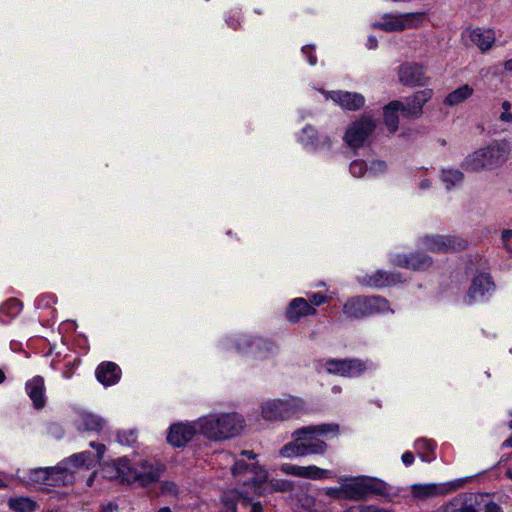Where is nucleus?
Wrapping results in <instances>:
<instances>
[{
  "label": "nucleus",
  "mask_w": 512,
  "mask_h": 512,
  "mask_svg": "<svg viewBox=\"0 0 512 512\" xmlns=\"http://www.w3.org/2000/svg\"><path fill=\"white\" fill-rule=\"evenodd\" d=\"M387 171V165L382 160H372L368 165V177H378Z\"/></svg>",
  "instance_id": "nucleus-43"
},
{
  "label": "nucleus",
  "mask_w": 512,
  "mask_h": 512,
  "mask_svg": "<svg viewBox=\"0 0 512 512\" xmlns=\"http://www.w3.org/2000/svg\"><path fill=\"white\" fill-rule=\"evenodd\" d=\"M349 170L354 177L368 176V164L363 160L352 161Z\"/></svg>",
  "instance_id": "nucleus-42"
},
{
  "label": "nucleus",
  "mask_w": 512,
  "mask_h": 512,
  "mask_svg": "<svg viewBox=\"0 0 512 512\" xmlns=\"http://www.w3.org/2000/svg\"><path fill=\"white\" fill-rule=\"evenodd\" d=\"M297 142L309 152L330 150L335 139L326 134H320L313 126L306 125L297 135Z\"/></svg>",
  "instance_id": "nucleus-13"
},
{
  "label": "nucleus",
  "mask_w": 512,
  "mask_h": 512,
  "mask_svg": "<svg viewBox=\"0 0 512 512\" xmlns=\"http://www.w3.org/2000/svg\"><path fill=\"white\" fill-rule=\"evenodd\" d=\"M97 380L105 387L115 385L121 378V369L114 362H102L95 371Z\"/></svg>",
  "instance_id": "nucleus-29"
},
{
  "label": "nucleus",
  "mask_w": 512,
  "mask_h": 512,
  "mask_svg": "<svg viewBox=\"0 0 512 512\" xmlns=\"http://www.w3.org/2000/svg\"><path fill=\"white\" fill-rule=\"evenodd\" d=\"M290 505L294 512H326L321 501L304 492L291 497Z\"/></svg>",
  "instance_id": "nucleus-26"
},
{
  "label": "nucleus",
  "mask_w": 512,
  "mask_h": 512,
  "mask_svg": "<svg viewBox=\"0 0 512 512\" xmlns=\"http://www.w3.org/2000/svg\"><path fill=\"white\" fill-rule=\"evenodd\" d=\"M331 390L333 394H339L342 391L341 387L338 385L333 386Z\"/></svg>",
  "instance_id": "nucleus-60"
},
{
  "label": "nucleus",
  "mask_w": 512,
  "mask_h": 512,
  "mask_svg": "<svg viewBox=\"0 0 512 512\" xmlns=\"http://www.w3.org/2000/svg\"><path fill=\"white\" fill-rule=\"evenodd\" d=\"M432 186V180L429 179V178H423L420 182H419V188L421 190H427L429 189L430 187Z\"/></svg>",
  "instance_id": "nucleus-54"
},
{
  "label": "nucleus",
  "mask_w": 512,
  "mask_h": 512,
  "mask_svg": "<svg viewBox=\"0 0 512 512\" xmlns=\"http://www.w3.org/2000/svg\"><path fill=\"white\" fill-rule=\"evenodd\" d=\"M344 377H358L368 370L375 368L373 362L358 358L345 359Z\"/></svg>",
  "instance_id": "nucleus-33"
},
{
  "label": "nucleus",
  "mask_w": 512,
  "mask_h": 512,
  "mask_svg": "<svg viewBox=\"0 0 512 512\" xmlns=\"http://www.w3.org/2000/svg\"><path fill=\"white\" fill-rule=\"evenodd\" d=\"M377 120L370 114H363L353 120L346 128L343 141L352 149L363 147L373 134Z\"/></svg>",
  "instance_id": "nucleus-10"
},
{
  "label": "nucleus",
  "mask_w": 512,
  "mask_h": 512,
  "mask_svg": "<svg viewBox=\"0 0 512 512\" xmlns=\"http://www.w3.org/2000/svg\"><path fill=\"white\" fill-rule=\"evenodd\" d=\"M116 508L112 503H109L107 506L103 507V512H113Z\"/></svg>",
  "instance_id": "nucleus-58"
},
{
  "label": "nucleus",
  "mask_w": 512,
  "mask_h": 512,
  "mask_svg": "<svg viewBox=\"0 0 512 512\" xmlns=\"http://www.w3.org/2000/svg\"><path fill=\"white\" fill-rule=\"evenodd\" d=\"M339 433V425L335 423H322L309 425L296 430L305 456L323 455L328 446L325 439L334 437Z\"/></svg>",
  "instance_id": "nucleus-6"
},
{
  "label": "nucleus",
  "mask_w": 512,
  "mask_h": 512,
  "mask_svg": "<svg viewBox=\"0 0 512 512\" xmlns=\"http://www.w3.org/2000/svg\"><path fill=\"white\" fill-rule=\"evenodd\" d=\"M317 313L306 298L297 297L292 299L286 309V318L291 323H297L301 318L306 316H313Z\"/></svg>",
  "instance_id": "nucleus-24"
},
{
  "label": "nucleus",
  "mask_w": 512,
  "mask_h": 512,
  "mask_svg": "<svg viewBox=\"0 0 512 512\" xmlns=\"http://www.w3.org/2000/svg\"><path fill=\"white\" fill-rule=\"evenodd\" d=\"M502 112L499 116V119L502 122H512V103L509 101H504L501 105Z\"/></svg>",
  "instance_id": "nucleus-47"
},
{
  "label": "nucleus",
  "mask_w": 512,
  "mask_h": 512,
  "mask_svg": "<svg viewBox=\"0 0 512 512\" xmlns=\"http://www.w3.org/2000/svg\"><path fill=\"white\" fill-rule=\"evenodd\" d=\"M432 95L433 91L428 88L415 92L404 103V117L416 118L420 116L422 107L431 99Z\"/></svg>",
  "instance_id": "nucleus-25"
},
{
  "label": "nucleus",
  "mask_w": 512,
  "mask_h": 512,
  "mask_svg": "<svg viewBox=\"0 0 512 512\" xmlns=\"http://www.w3.org/2000/svg\"><path fill=\"white\" fill-rule=\"evenodd\" d=\"M54 302V297L51 295H42L36 299V306L38 308L48 307Z\"/></svg>",
  "instance_id": "nucleus-50"
},
{
  "label": "nucleus",
  "mask_w": 512,
  "mask_h": 512,
  "mask_svg": "<svg viewBox=\"0 0 512 512\" xmlns=\"http://www.w3.org/2000/svg\"><path fill=\"white\" fill-rule=\"evenodd\" d=\"M199 434L213 441L237 436L244 427L243 417L236 412L211 413L197 419Z\"/></svg>",
  "instance_id": "nucleus-4"
},
{
  "label": "nucleus",
  "mask_w": 512,
  "mask_h": 512,
  "mask_svg": "<svg viewBox=\"0 0 512 512\" xmlns=\"http://www.w3.org/2000/svg\"><path fill=\"white\" fill-rule=\"evenodd\" d=\"M484 512H502V509L499 505L495 503H488L485 507Z\"/></svg>",
  "instance_id": "nucleus-53"
},
{
  "label": "nucleus",
  "mask_w": 512,
  "mask_h": 512,
  "mask_svg": "<svg viewBox=\"0 0 512 512\" xmlns=\"http://www.w3.org/2000/svg\"><path fill=\"white\" fill-rule=\"evenodd\" d=\"M510 152L511 146L507 140H494L468 154L461 166L472 172L497 169L508 160Z\"/></svg>",
  "instance_id": "nucleus-5"
},
{
  "label": "nucleus",
  "mask_w": 512,
  "mask_h": 512,
  "mask_svg": "<svg viewBox=\"0 0 512 512\" xmlns=\"http://www.w3.org/2000/svg\"><path fill=\"white\" fill-rule=\"evenodd\" d=\"M357 279L362 285L376 288L390 286L402 281L399 274L388 273L383 270H378L372 275L358 276Z\"/></svg>",
  "instance_id": "nucleus-27"
},
{
  "label": "nucleus",
  "mask_w": 512,
  "mask_h": 512,
  "mask_svg": "<svg viewBox=\"0 0 512 512\" xmlns=\"http://www.w3.org/2000/svg\"><path fill=\"white\" fill-rule=\"evenodd\" d=\"M399 80L404 85L417 86L426 83L425 69L416 63H405L399 67Z\"/></svg>",
  "instance_id": "nucleus-23"
},
{
  "label": "nucleus",
  "mask_w": 512,
  "mask_h": 512,
  "mask_svg": "<svg viewBox=\"0 0 512 512\" xmlns=\"http://www.w3.org/2000/svg\"><path fill=\"white\" fill-rule=\"evenodd\" d=\"M161 492L166 495H177L178 486L171 481H165L161 484Z\"/></svg>",
  "instance_id": "nucleus-48"
},
{
  "label": "nucleus",
  "mask_w": 512,
  "mask_h": 512,
  "mask_svg": "<svg viewBox=\"0 0 512 512\" xmlns=\"http://www.w3.org/2000/svg\"><path fill=\"white\" fill-rule=\"evenodd\" d=\"M341 480L345 499L347 500H359L371 494L382 495L388 490L384 481L374 477H345Z\"/></svg>",
  "instance_id": "nucleus-9"
},
{
  "label": "nucleus",
  "mask_w": 512,
  "mask_h": 512,
  "mask_svg": "<svg viewBox=\"0 0 512 512\" xmlns=\"http://www.w3.org/2000/svg\"><path fill=\"white\" fill-rule=\"evenodd\" d=\"M413 447L423 462L431 463L436 459L437 444L434 440L425 437L418 438L415 440Z\"/></svg>",
  "instance_id": "nucleus-32"
},
{
  "label": "nucleus",
  "mask_w": 512,
  "mask_h": 512,
  "mask_svg": "<svg viewBox=\"0 0 512 512\" xmlns=\"http://www.w3.org/2000/svg\"><path fill=\"white\" fill-rule=\"evenodd\" d=\"M257 455L252 451H242L234 456L229 452H221V463L231 465V474L238 485L248 487L253 483V489L258 495H265L273 491H288L292 489V483L287 480H275L268 478V471L256 461Z\"/></svg>",
  "instance_id": "nucleus-2"
},
{
  "label": "nucleus",
  "mask_w": 512,
  "mask_h": 512,
  "mask_svg": "<svg viewBox=\"0 0 512 512\" xmlns=\"http://www.w3.org/2000/svg\"><path fill=\"white\" fill-rule=\"evenodd\" d=\"M345 359H328L324 362L323 367L329 374L344 377Z\"/></svg>",
  "instance_id": "nucleus-40"
},
{
  "label": "nucleus",
  "mask_w": 512,
  "mask_h": 512,
  "mask_svg": "<svg viewBox=\"0 0 512 512\" xmlns=\"http://www.w3.org/2000/svg\"><path fill=\"white\" fill-rule=\"evenodd\" d=\"M314 50V46L311 45L304 46L301 50L302 54L307 58L310 65H315L317 62V58L314 55Z\"/></svg>",
  "instance_id": "nucleus-49"
},
{
  "label": "nucleus",
  "mask_w": 512,
  "mask_h": 512,
  "mask_svg": "<svg viewBox=\"0 0 512 512\" xmlns=\"http://www.w3.org/2000/svg\"><path fill=\"white\" fill-rule=\"evenodd\" d=\"M495 291V284L487 273H480L472 280L465 301L468 304L480 302L490 297Z\"/></svg>",
  "instance_id": "nucleus-19"
},
{
  "label": "nucleus",
  "mask_w": 512,
  "mask_h": 512,
  "mask_svg": "<svg viewBox=\"0 0 512 512\" xmlns=\"http://www.w3.org/2000/svg\"><path fill=\"white\" fill-rule=\"evenodd\" d=\"M320 92L325 96V99L331 100L344 110L357 111L365 104V97L357 92L343 90H320Z\"/></svg>",
  "instance_id": "nucleus-17"
},
{
  "label": "nucleus",
  "mask_w": 512,
  "mask_h": 512,
  "mask_svg": "<svg viewBox=\"0 0 512 512\" xmlns=\"http://www.w3.org/2000/svg\"><path fill=\"white\" fill-rule=\"evenodd\" d=\"M95 473H93L87 480V485L91 486L94 482Z\"/></svg>",
  "instance_id": "nucleus-61"
},
{
  "label": "nucleus",
  "mask_w": 512,
  "mask_h": 512,
  "mask_svg": "<svg viewBox=\"0 0 512 512\" xmlns=\"http://www.w3.org/2000/svg\"><path fill=\"white\" fill-rule=\"evenodd\" d=\"M305 403L301 398L285 396L279 399H269L261 404V417L268 422L285 421L302 412Z\"/></svg>",
  "instance_id": "nucleus-7"
},
{
  "label": "nucleus",
  "mask_w": 512,
  "mask_h": 512,
  "mask_svg": "<svg viewBox=\"0 0 512 512\" xmlns=\"http://www.w3.org/2000/svg\"><path fill=\"white\" fill-rule=\"evenodd\" d=\"M158 512H172L171 509L169 507H162L159 509Z\"/></svg>",
  "instance_id": "nucleus-64"
},
{
  "label": "nucleus",
  "mask_w": 512,
  "mask_h": 512,
  "mask_svg": "<svg viewBox=\"0 0 512 512\" xmlns=\"http://www.w3.org/2000/svg\"><path fill=\"white\" fill-rule=\"evenodd\" d=\"M389 260L393 265L410 270H426L432 265V258L423 253H391Z\"/></svg>",
  "instance_id": "nucleus-21"
},
{
  "label": "nucleus",
  "mask_w": 512,
  "mask_h": 512,
  "mask_svg": "<svg viewBox=\"0 0 512 512\" xmlns=\"http://www.w3.org/2000/svg\"><path fill=\"white\" fill-rule=\"evenodd\" d=\"M324 493L334 499H345V494L343 491V483L340 479V486L339 487H329L324 490Z\"/></svg>",
  "instance_id": "nucleus-46"
},
{
  "label": "nucleus",
  "mask_w": 512,
  "mask_h": 512,
  "mask_svg": "<svg viewBox=\"0 0 512 512\" xmlns=\"http://www.w3.org/2000/svg\"><path fill=\"white\" fill-rule=\"evenodd\" d=\"M90 446L95 449V454L84 451L71 455L56 466L30 470L27 483L38 489L72 484L80 470H90L96 467L106 452L104 444L91 442Z\"/></svg>",
  "instance_id": "nucleus-1"
},
{
  "label": "nucleus",
  "mask_w": 512,
  "mask_h": 512,
  "mask_svg": "<svg viewBox=\"0 0 512 512\" xmlns=\"http://www.w3.org/2000/svg\"><path fill=\"white\" fill-rule=\"evenodd\" d=\"M503 68L507 72H512V57L504 61Z\"/></svg>",
  "instance_id": "nucleus-55"
},
{
  "label": "nucleus",
  "mask_w": 512,
  "mask_h": 512,
  "mask_svg": "<svg viewBox=\"0 0 512 512\" xmlns=\"http://www.w3.org/2000/svg\"><path fill=\"white\" fill-rule=\"evenodd\" d=\"M463 40L475 45L481 52L489 51L496 42V32L492 28L477 27L462 33Z\"/></svg>",
  "instance_id": "nucleus-20"
},
{
  "label": "nucleus",
  "mask_w": 512,
  "mask_h": 512,
  "mask_svg": "<svg viewBox=\"0 0 512 512\" xmlns=\"http://www.w3.org/2000/svg\"><path fill=\"white\" fill-rule=\"evenodd\" d=\"M26 392L33 402L35 408L44 407L46 403L44 380L40 376H36L26 383Z\"/></svg>",
  "instance_id": "nucleus-30"
},
{
  "label": "nucleus",
  "mask_w": 512,
  "mask_h": 512,
  "mask_svg": "<svg viewBox=\"0 0 512 512\" xmlns=\"http://www.w3.org/2000/svg\"><path fill=\"white\" fill-rule=\"evenodd\" d=\"M503 248L512 256V230L506 229L501 233Z\"/></svg>",
  "instance_id": "nucleus-45"
},
{
  "label": "nucleus",
  "mask_w": 512,
  "mask_h": 512,
  "mask_svg": "<svg viewBox=\"0 0 512 512\" xmlns=\"http://www.w3.org/2000/svg\"><path fill=\"white\" fill-rule=\"evenodd\" d=\"M237 18L233 19L232 21H230L229 19L226 20L227 24L232 27L233 29H237L238 26H239V19H238V14L236 15Z\"/></svg>",
  "instance_id": "nucleus-56"
},
{
  "label": "nucleus",
  "mask_w": 512,
  "mask_h": 512,
  "mask_svg": "<svg viewBox=\"0 0 512 512\" xmlns=\"http://www.w3.org/2000/svg\"><path fill=\"white\" fill-rule=\"evenodd\" d=\"M74 425L79 431L99 433L106 427L107 420L93 412L79 410L76 412Z\"/></svg>",
  "instance_id": "nucleus-22"
},
{
  "label": "nucleus",
  "mask_w": 512,
  "mask_h": 512,
  "mask_svg": "<svg viewBox=\"0 0 512 512\" xmlns=\"http://www.w3.org/2000/svg\"><path fill=\"white\" fill-rule=\"evenodd\" d=\"M245 488V495H242V506L249 507L250 512H263V507L260 501H257L256 498L260 497L255 493L253 489V483L250 482V485Z\"/></svg>",
  "instance_id": "nucleus-38"
},
{
  "label": "nucleus",
  "mask_w": 512,
  "mask_h": 512,
  "mask_svg": "<svg viewBox=\"0 0 512 512\" xmlns=\"http://www.w3.org/2000/svg\"><path fill=\"white\" fill-rule=\"evenodd\" d=\"M460 512H477V511L471 506H465L460 510Z\"/></svg>",
  "instance_id": "nucleus-59"
},
{
  "label": "nucleus",
  "mask_w": 512,
  "mask_h": 512,
  "mask_svg": "<svg viewBox=\"0 0 512 512\" xmlns=\"http://www.w3.org/2000/svg\"><path fill=\"white\" fill-rule=\"evenodd\" d=\"M453 488V485L450 483L415 484L411 486V492L415 498L427 499L430 497L447 494L452 491Z\"/></svg>",
  "instance_id": "nucleus-28"
},
{
  "label": "nucleus",
  "mask_w": 512,
  "mask_h": 512,
  "mask_svg": "<svg viewBox=\"0 0 512 512\" xmlns=\"http://www.w3.org/2000/svg\"><path fill=\"white\" fill-rule=\"evenodd\" d=\"M5 378V373L0 369V384L4 382Z\"/></svg>",
  "instance_id": "nucleus-63"
},
{
  "label": "nucleus",
  "mask_w": 512,
  "mask_h": 512,
  "mask_svg": "<svg viewBox=\"0 0 512 512\" xmlns=\"http://www.w3.org/2000/svg\"><path fill=\"white\" fill-rule=\"evenodd\" d=\"M163 470L164 467L158 460L124 456L107 464L104 474L107 478L121 483H137L145 487L157 482Z\"/></svg>",
  "instance_id": "nucleus-3"
},
{
  "label": "nucleus",
  "mask_w": 512,
  "mask_h": 512,
  "mask_svg": "<svg viewBox=\"0 0 512 512\" xmlns=\"http://www.w3.org/2000/svg\"><path fill=\"white\" fill-rule=\"evenodd\" d=\"M303 451L300 440L296 437V431H294L292 433V441L285 444L279 450V454L283 458L292 459L305 456Z\"/></svg>",
  "instance_id": "nucleus-37"
},
{
  "label": "nucleus",
  "mask_w": 512,
  "mask_h": 512,
  "mask_svg": "<svg viewBox=\"0 0 512 512\" xmlns=\"http://www.w3.org/2000/svg\"><path fill=\"white\" fill-rule=\"evenodd\" d=\"M426 21L425 12H412L404 14H385L373 24L374 27L387 32H397L406 29H414L423 25Z\"/></svg>",
  "instance_id": "nucleus-11"
},
{
  "label": "nucleus",
  "mask_w": 512,
  "mask_h": 512,
  "mask_svg": "<svg viewBox=\"0 0 512 512\" xmlns=\"http://www.w3.org/2000/svg\"><path fill=\"white\" fill-rule=\"evenodd\" d=\"M220 454L221 452L216 455V462L222 470H228L223 471L221 476L225 477L226 474H229L231 478V484L235 485L236 487L234 489L223 492L220 498L219 512H237L238 504H242V495H245V488L243 485H238L235 482V479L231 474V465H226L224 462L221 463L219 458Z\"/></svg>",
  "instance_id": "nucleus-14"
},
{
  "label": "nucleus",
  "mask_w": 512,
  "mask_h": 512,
  "mask_svg": "<svg viewBox=\"0 0 512 512\" xmlns=\"http://www.w3.org/2000/svg\"><path fill=\"white\" fill-rule=\"evenodd\" d=\"M474 93V89L464 84L455 90L451 91L444 99V105L446 106H457L462 104L464 101L469 99Z\"/></svg>",
  "instance_id": "nucleus-34"
},
{
  "label": "nucleus",
  "mask_w": 512,
  "mask_h": 512,
  "mask_svg": "<svg viewBox=\"0 0 512 512\" xmlns=\"http://www.w3.org/2000/svg\"><path fill=\"white\" fill-rule=\"evenodd\" d=\"M306 299L313 307H317L324 303L329 302L332 299V296H327L326 294H324L322 292H310V293H307Z\"/></svg>",
  "instance_id": "nucleus-44"
},
{
  "label": "nucleus",
  "mask_w": 512,
  "mask_h": 512,
  "mask_svg": "<svg viewBox=\"0 0 512 512\" xmlns=\"http://www.w3.org/2000/svg\"><path fill=\"white\" fill-rule=\"evenodd\" d=\"M137 440V431L135 429L119 430L117 432V442L121 445L131 446Z\"/></svg>",
  "instance_id": "nucleus-41"
},
{
  "label": "nucleus",
  "mask_w": 512,
  "mask_h": 512,
  "mask_svg": "<svg viewBox=\"0 0 512 512\" xmlns=\"http://www.w3.org/2000/svg\"><path fill=\"white\" fill-rule=\"evenodd\" d=\"M391 311L388 301L379 296L352 297L343 305V313L347 318L351 319H361Z\"/></svg>",
  "instance_id": "nucleus-8"
},
{
  "label": "nucleus",
  "mask_w": 512,
  "mask_h": 512,
  "mask_svg": "<svg viewBox=\"0 0 512 512\" xmlns=\"http://www.w3.org/2000/svg\"><path fill=\"white\" fill-rule=\"evenodd\" d=\"M440 180L444 184L446 190L458 187L464 180V174L456 168H445L441 170Z\"/></svg>",
  "instance_id": "nucleus-36"
},
{
  "label": "nucleus",
  "mask_w": 512,
  "mask_h": 512,
  "mask_svg": "<svg viewBox=\"0 0 512 512\" xmlns=\"http://www.w3.org/2000/svg\"><path fill=\"white\" fill-rule=\"evenodd\" d=\"M399 113L404 116V103L397 100L391 101L383 108L384 123L391 133L398 129Z\"/></svg>",
  "instance_id": "nucleus-31"
},
{
  "label": "nucleus",
  "mask_w": 512,
  "mask_h": 512,
  "mask_svg": "<svg viewBox=\"0 0 512 512\" xmlns=\"http://www.w3.org/2000/svg\"><path fill=\"white\" fill-rule=\"evenodd\" d=\"M197 433L199 434L197 420L174 423L168 429L167 442L174 447H182Z\"/></svg>",
  "instance_id": "nucleus-16"
},
{
  "label": "nucleus",
  "mask_w": 512,
  "mask_h": 512,
  "mask_svg": "<svg viewBox=\"0 0 512 512\" xmlns=\"http://www.w3.org/2000/svg\"><path fill=\"white\" fill-rule=\"evenodd\" d=\"M367 46L369 49L377 47V39L375 37H369Z\"/></svg>",
  "instance_id": "nucleus-57"
},
{
  "label": "nucleus",
  "mask_w": 512,
  "mask_h": 512,
  "mask_svg": "<svg viewBox=\"0 0 512 512\" xmlns=\"http://www.w3.org/2000/svg\"><path fill=\"white\" fill-rule=\"evenodd\" d=\"M504 446H507V447H512V436L507 439L504 443H503Z\"/></svg>",
  "instance_id": "nucleus-62"
},
{
  "label": "nucleus",
  "mask_w": 512,
  "mask_h": 512,
  "mask_svg": "<svg viewBox=\"0 0 512 512\" xmlns=\"http://www.w3.org/2000/svg\"><path fill=\"white\" fill-rule=\"evenodd\" d=\"M21 311L22 303L18 299H8L0 306V322L3 324L10 322L18 316Z\"/></svg>",
  "instance_id": "nucleus-35"
},
{
  "label": "nucleus",
  "mask_w": 512,
  "mask_h": 512,
  "mask_svg": "<svg viewBox=\"0 0 512 512\" xmlns=\"http://www.w3.org/2000/svg\"><path fill=\"white\" fill-rule=\"evenodd\" d=\"M268 344L265 339L249 334H235L227 336L220 341L223 349H235L238 352H256Z\"/></svg>",
  "instance_id": "nucleus-15"
},
{
  "label": "nucleus",
  "mask_w": 512,
  "mask_h": 512,
  "mask_svg": "<svg viewBox=\"0 0 512 512\" xmlns=\"http://www.w3.org/2000/svg\"><path fill=\"white\" fill-rule=\"evenodd\" d=\"M357 512H393L392 510L380 508L375 505L360 506Z\"/></svg>",
  "instance_id": "nucleus-51"
},
{
  "label": "nucleus",
  "mask_w": 512,
  "mask_h": 512,
  "mask_svg": "<svg viewBox=\"0 0 512 512\" xmlns=\"http://www.w3.org/2000/svg\"><path fill=\"white\" fill-rule=\"evenodd\" d=\"M8 505L15 512H34L36 509V502L28 497L11 498Z\"/></svg>",
  "instance_id": "nucleus-39"
},
{
  "label": "nucleus",
  "mask_w": 512,
  "mask_h": 512,
  "mask_svg": "<svg viewBox=\"0 0 512 512\" xmlns=\"http://www.w3.org/2000/svg\"><path fill=\"white\" fill-rule=\"evenodd\" d=\"M419 245L433 253H451L463 250L468 242L457 235H425L419 240Z\"/></svg>",
  "instance_id": "nucleus-12"
},
{
  "label": "nucleus",
  "mask_w": 512,
  "mask_h": 512,
  "mask_svg": "<svg viewBox=\"0 0 512 512\" xmlns=\"http://www.w3.org/2000/svg\"><path fill=\"white\" fill-rule=\"evenodd\" d=\"M402 462L405 466H410L414 463V454L410 451H406L402 454Z\"/></svg>",
  "instance_id": "nucleus-52"
},
{
  "label": "nucleus",
  "mask_w": 512,
  "mask_h": 512,
  "mask_svg": "<svg viewBox=\"0 0 512 512\" xmlns=\"http://www.w3.org/2000/svg\"><path fill=\"white\" fill-rule=\"evenodd\" d=\"M280 470L286 474L308 480L321 481L333 477L330 470L320 468L316 465L301 466L291 463H284Z\"/></svg>",
  "instance_id": "nucleus-18"
}]
</instances>
